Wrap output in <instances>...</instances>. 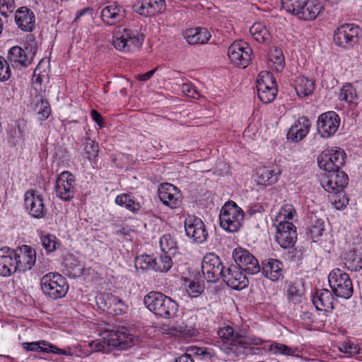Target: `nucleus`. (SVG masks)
Returning a JSON list of instances; mask_svg holds the SVG:
<instances>
[{"mask_svg":"<svg viewBox=\"0 0 362 362\" xmlns=\"http://www.w3.org/2000/svg\"><path fill=\"white\" fill-rule=\"evenodd\" d=\"M218 335L222 340L221 349L226 354H233L238 356L248 350L253 353L255 346H262L267 341L255 336L249 335L245 329H238L235 330L232 327L227 325L220 328ZM259 349V348H256Z\"/></svg>","mask_w":362,"mask_h":362,"instance_id":"nucleus-1","label":"nucleus"},{"mask_svg":"<svg viewBox=\"0 0 362 362\" xmlns=\"http://www.w3.org/2000/svg\"><path fill=\"white\" fill-rule=\"evenodd\" d=\"M145 35L141 25H133L117 31L112 39L115 48L128 53L137 51L142 46Z\"/></svg>","mask_w":362,"mask_h":362,"instance_id":"nucleus-2","label":"nucleus"},{"mask_svg":"<svg viewBox=\"0 0 362 362\" xmlns=\"http://www.w3.org/2000/svg\"><path fill=\"white\" fill-rule=\"evenodd\" d=\"M111 327L112 326L108 325V327L104 328L103 332L107 334L106 337H103L104 341H94L90 344L93 351L107 353L110 351V347L126 350L134 345L133 337L131 334L114 329Z\"/></svg>","mask_w":362,"mask_h":362,"instance_id":"nucleus-3","label":"nucleus"},{"mask_svg":"<svg viewBox=\"0 0 362 362\" xmlns=\"http://www.w3.org/2000/svg\"><path fill=\"white\" fill-rule=\"evenodd\" d=\"M146 307L153 314L165 319L177 315L178 303L161 292L151 291L144 298Z\"/></svg>","mask_w":362,"mask_h":362,"instance_id":"nucleus-4","label":"nucleus"},{"mask_svg":"<svg viewBox=\"0 0 362 362\" xmlns=\"http://www.w3.org/2000/svg\"><path fill=\"white\" fill-rule=\"evenodd\" d=\"M244 212L235 202H228L219 214L220 226L227 232L235 233L241 227Z\"/></svg>","mask_w":362,"mask_h":362,"instance_id":"nucleus-5","label":"nucleus"},{"mask_svg":"<svg viewBox=\"0 0 362 362\" xmlns=\"http://www.w3.org/2000/svg\"><path fill=\"white\" fill-rule=\"evenodd\" d=\"M40 286L43 293L52 299L63 298L69 289L66 279L60 274L53 272L41 278Z\"/></svg>","mask_w":362,"mask_h":362,"instance_id":"nucleus-6","label":"nucleus"},{"mask_svg":"<svg viewBox=\"0 0 362 362\" xmlns=\"http://www.w3.org/2000/svg\"><path fill=\"white\" fill-rule=\"evenodd\" d=\"M328 281L332 291L336 296L345 299L352 296V281L349 276L341 269H332L329 274Z\"/></svg>","mask_w":362,"mask_h":362,"instance_id":"nucleus-7","label":"nucleus"},{"mask_svg":"<svg viewBox=\"0 0 362 362\" xmlns=\"http://www.w3.org/2000/svg\"><path fill=\"white\" fill-rule=\"evenodd\" d=\"M361 34V30L358 25L345 23L336 29L333 40L337 46L349 49L359 42Z\"/></svg>","mask_w":362,"mask_h":362,"instance_id":"nucleus-8","label":"nucleus"},{"mask_svg":"<svg viewBox=\"0 0 362 362\" xmlns=\"http://www.w3.org/2000/svg\"><path fill=\"white\" fill-rule=\"evenodd\" d=\"M226 268L221 258L213 252L205 255L202 262V272L204 279L211 283L223 278Z\"/></svg>","mask_w":362,"mask_h":362,"instance_id":"nucleus-9","label":"nucleus"},{"mask_svg":"<svg viewBox=\"0 0 362 362\" xmlns=\"http://www.w3.org/2000/svg\"><path fill=\"white\" fill-rule=\"evenodd\" d=\"M257 95L259 100L265 103L272 102L277 94L276 83L273 75L268 71H262L257 79Z\"/></svg>","mask_w":362,"mask_h":362,"instance_id":"nucleus-10","label":"nucleus"},{"mask_svg":"<svg viewBox=\"0 0 362 362\" xmlns=\"http://www.w3.org/2000/svg\"><path fill=\"white\" fill-rule=\"evenodd\" d=\"M346 158L344 151L339 148L327 149L318 156L317 164L325 171L338 170L344 165Z\"/></svg>","mask_w":362,"mask_h":362,"instance_id":"nucleus-11","label":"nucleus"},{"mask_svg":"<svg viewBox=\"0 0 362 362\" xmlns=\"http://www.w3.org/2000/svg\"><path fill=\"white\" fill-rule=\"evenodd\" d=\"M252 50L249 45L243 41H235L228 47V55L230 62L235 66L246 68L250 61Z\"/></svg>","mask_w":362,"mask_h":362,"instance_id":"nucleus-12","label":"nucleus"},{"mask_svg":"<svg viewBox=\"0 0 362 362\" xmlns=\"http://www.w3.org/2000/svg\"><path fill=\"white\" fill-rule=\"evenodd\" d=\"M233 258L239 268L248 274H256L260 272L257 259L247 250L237 247L233 252Z\"/></svg>","mask_w":362,"mask_h":362,"instance_id":"nucleus-13","label":"nucleus"},{"mask_svg":"<svg viewBox=\"0 0 362 362\" xmlns=\"http://www.w3.org/2000/svg\"><path fill=\"white\" fill-rule=\"evenodd\" d=\"M340 122V117L334 111L324 112L317 121V132L322 138H330L338 130Z\"/></svg>","mask_w":362,"mask_h":362,"instance_id":"nucleus-14","label":"nucleus"},{"mask_svg":"<svg viewBox=\"0 0 362 362\" xmlns=\"http://www.w3.org/2000/svg\"><path fill=\"white\" fill-rule=\"evenodd\" d=\"M75 191L74 176L69 171L60 173L55 185L57 197L64 201H70L74 197Z\"/></svg>","mask_w":362,"mask_h":362,"instance_id":"nucleus-15","label":"nucleus"},{"mask_svg":"<svg viewBox=\"0 0 362 362\" xmlns=\"http://www.w3.org/2000/svg\"><path fill=\"white\" fill-rule=\"evenodd\" d=\"M328 173L322 180L323 188L328 192L337 194L341 192L347 185L349 177L347 174L338 170L327 171Z\"/></svg>","mask_w":362,"mask_h":362,"instance_id":"nucleus-16","label":"nucleus"},{"mask_svg":"<svg viewBox=\"0 0 362 362\" xmlns=\"http://www.w3.org/2000/svg\"><path fill=\"white\" fill-rule=\"evenodd\" d=\"M297 239L296 227L289 221H280L276 225V240L283 248H291Z\"/></svg>","mask_w":362,"mask_h":362,"instance_id":"nucleus-17","label":"nucleus"},{"mask_svg":"<svg viewBox=\"0 0 362 362\" xmlns=\"http://www.w3.org/2000/svg\"><path fill=\"white\" fill-rule=\"evenodd\" d=\"M159 199L163 204L176 209L182 202V193L175 185L170 183H162L158 189Z\"/></svg>","mask_w":362,"mask_h":362,"instance_id":"nucleus-18","label":"nucleus"},{"mask_svg":"<svg viewBox=\"0 0 362 362\" xmlns=\"http://www.w3.org/2000/svg\"><path fill=\"white\" fill-rule=\"evenodd\" d=\"M185 228L186 235L192 239L194 242L202 243L206 240L208 233L201 218L195 216H189L185 219Z\"/></svg>","mask_w":362,"mask_h":362,"instance_id":"nucleus-19","label":"nucleus"},{"mask_svg":"<svg viewBox=\"0 0 362 362\" xmlns=\"http://www.w3.org/2000/svg\"><path fill=\"white\" fill-rule=\"evenodd\" d=\"M237 265H230L226 268L222 280L233 289L242 290L248 285V279Z\"/></svg>","mask_w":362,"mask_h":362,"instance_id":"nucleus-20","label":"nucleus"},{"mask_svg":"<svg viewBox=\"0 0 362 362\" xmlns=\"http://www.w3.org/2000/svg\"><path fill=\"white\" fill-rule=\"evenodd\" d=\"M17 263V272L30 270L36 262V252L30 246L23 245L15 250Z\"/></svg>","mask_w":362,"mask_h":362,"instance_id":"nucleus-21","label":"nucleus"},{"mask_svg":"<svg viewBox=\"0 0 362 362\" xmlns=\"http://www.w3.org/2000/svg\"><path fill=\"white\" fill-rule=\"evenodd\" d=\"M16 252L8 247L0 248V276H9L17 272Z\"/></svg>","mask_w":362,"mask_h":362,"instance_id":"nucleus-22","label":"nucleus"},{"mask_svg":"<svg viewBox=\"0 0 362 362\" xmlns=\"http://www.w3.org/2000/svg\"><path fill=\"white\" fill-rule=\"evenodd\" d=\"M24 204L30 215L36 218H43L46 214L41 196L37 195L33 190L25 193Z\"/></svg>","mask_w":362,"mask_h":362,"instance_id":"nucleus-23","label":"nucleus"},{"mask_svg":"<svg viewBox=\"0 0 362 362\" xmlns=\"http://www.w3.org/2000/svg\"><path fill=\"white\" fill-rule=\"evenodd\" d=\"M15 22L21 30L32 32L35 28V16L27 6H21L15 13Z\"/></svg>","mask_w":362,"mask_h":362,"instance_id":"nucleus-24","label":"nucleus"},{"mask_svg":"<svg viewBox=\"0 0 362 362\" xmlns=\"http://www.w3.org/2000/svg\"><path fill=\"white\" fill-rule=\"evenodd\" d=\"M260 272L266 278L277 281L284 277L283 264L276 259H267L262 262Z\"/></svg>","mask_w":362,"mask_h":362,"instance_id":"nucleus-25","label":"nucleus"},{"mask_svg":"<svg viewBox=\"0 0 362 362\" xmlns=\"http://www.w3.org/2000/svg\"><path fill=\"white\" fill-rule=\"evenodd\" d=\"M310 127L311 122L307 117H299L289 129L287 139L294 142L303 140L309 133Z\"/></svg>","mask_w":362,"mask_h":362,"instance_id":"nucleus-26","label":"nucleus"},{"mask_svg":"<svg viewBox=\"0 0 362 362\" xmlns=\"http://www.w3.org/2000/svg\"><path fill=\"white\" fill-rule=\"evenodd\" d=\"M33 57L20 46H13L8 50L7 57L13 67L20 69L31 64Z\"/></svg>","mask_w":362,"mask_h":362,"instance_id":"nucleus-27","label":"nucleus"},{"mask_svg":"<svg viewBox=\"0 0 362 362\" xmlns=\"http://www.w3.org/2000/svg\"><path fill=\"white\" fill-rule=\"evenodd\" d=\"M102 21L107 25H112L121 22L126 16L124 8L115 3L105 6L101 11Z\"/></svg>","mask_w":362,"mask_h":362,"instance_id":"nucleus-28","label":"nucleus"},{"mask_svg":"<svg viewBox=\"0 0 362 362\" xmlns=\"http://www.w3.org/2000/svg\"><path fill=\"white\" fill-rule=\"evenodd\" d=\"M313 303L317 310L331 312L334 308V297L330 291L326 288L316 290L313 296Z\"/></svg>","mask_w":362,"mask_h":362,"instance_id":"nucleus-29","label":"nucleus"},{"mask_svg":"<svg viewBox=\"0 0 362 362\" xmlns=\"http://www.w3.org/2000/svg\"><path fill=\"white\" fill-rule=\"evenodd\" d=\"M281 174V170L277 165L262 166L257 170V182L262 185H271L276 183Z\"/></svg>","mask_w":362,"mask_h":362,"instance_id":"nucleus-30","label":"nucleus"},{"mask_svg":"<svg viewBox=\"0 0 362 362\" xmlns=\"http://www.w3.org/2000/svg\"><path fill=\"white\" fill-rule=\"evenodd\" d=\"M24 349L28 351H39L43 353H53L65 356L71 355L69 351L61 349L47 341L41 340L33 342H24L22 344Z\"/></svg>","mask_w":362,"mask_h":362,"instance_id":"nucleus-31","label":"nucleus"},{"mask_svg":"<svg viewBox=\"0 0 362 362\" xmlns=\"http://www.w3.org/2000/svg\"><path fill=\"white\" fill-rule=\"evenodd\" d=\"M183 36L189 45H197L206 43L211 34L206 28L198 27L186 30Z\"/></svg>","mask_w":362,"mask_h":362,"instance_id":"nucleus-32","label":"nucleus"},{"mask_svg":"<svg viewBox=\"0 0 362 362\" xmlns=\"http://www.w3.org/2000/svg\"><path fill=\"white\" fill-rule=\"evenodd\" d=\"M344 264L350 271L361 270L362 269V246L346 252L344 255Z\"/></svg>","mask_w":362,"mask_h":362,"instance_id":"nucleus-33","label":"nucleus"},{"mask_svg":"<svg viewBox=\"0 0 362 362\" xmlns=\"http://www.w3.org/2000/svg\"><path fill=\"white\" fill-rule=\"evenodd\" d=\"M164 0H142L138 12L145 16H153L165 10Z\"/></svg>","mask_w":362,"mask_h":362,"instance_id":"nucleus-34","label":"nucleus"},{"mask_svg":"<svg viewBox=\"0 0 362 362\" xmlns=\"http://www.w3.org/2000/svg\"><path fill=\"white\" fill-rule=\"evenodd\" d=\"M303 6H306L305 0H283L282 6L288 12L299 18H311L312 11L302 12ZM313 12H315L313 11Z\"/></svg>","mask_w":362,"mask_h":362,"instance_id":"nucleus-35","label":"nucleus"},{"mask_svg":"<svg viewBox=\"0 0 362 362\" xmlns=\"http://www.w3.org/2000/svg\"><path fill=\"white\" fill-rule=\"evenodd\" d=\"M27 129V123L24 119L16 121L15 127H10L8 131V141L15 146L24 141L23 133Z\"/></svg>","mask_w":362,"mask_h":362,"instance_id":"nucleus-36","label":"nucleus"},{"mask_svg":"<svg viewBox=\"0 0 362 362\" xmlns=\"http://www.w3.org/2000/svg\"><path fill=\"white\" fill-rule=\"evenodd\" d=\"M250 33L253 38L260 43H269L271 41V33L263 23H254L250 28Z\"/></svg>","mask_w":362,"mask_h":362,"instance_id":"nucleus-37","label":"nucleus"},{"mask_svg":"<svg viewBox=\"0 0 362 362\" xmlns=\"http://www.w3.org/2000/svg\"><path fill=\"white\" fill-rule=\"evenodd\" d=\"M314 82L305 76H298L295 81V90L298 97H306L313 93Z\"/></svg>","mask_w":362,"mask_h":362,"instance_id":"nucleus-38","label":"nucleus"},{"mask_svg":"<svg viewBox=\"0 0 362 362\" xmlns=\"http://www.w3.org/2000/svg\"><path fill=\"white\" fill-rule=\"evenodd\" d=\"M33 110L38 115L41 122L46 120L51 114V108L48 101L42 96L36 97L33 105Z\"/></svg>","mask_w":362,"mask_h":362,"instance_id":"nucleus-39","label":"nucleus"},{"mask_svg":"<svg viewBox=\"0 0 362 362\" xmlns=\"http://www.w3.org/2000/svg\"><path fill=\"white\" fill-rule=\"evenodd\" d=\"M339 98L350 105L356 107L358 105V95L354 87L350 83H346L340 90Z\"/></svg>","mask_w":362,"mask_h":362,"instance_id":"nucleus-40","label":"nucleus"},{"mask_svg":"<svg viewBox=\"0 0 362 362\" xmlns=\"http://www.w3.org/2000/svg\"><path fill=\"white\" fill-rule=\"evenodd\" d=\"M115 203L122 207L126 208L134 214H137L141 209V205L136 202L134 198L128 194H122L115 198Z\"/></svg>","mask_w":362,"mask_h":362,"instance_id":"nucleus-41","label":"nucleus"},{"mask_svg":"<svg viewBox=\"0 0 362 362\" xmlns=\"http://www.w3.org/2000/svg\"><path fill=\"white\" fill-rule=\"evenodd\" d=\"M173 266L171 257L165 253L154 259L153 271L157 272H167Z\"/></svg>","mask_w":362,"mask_h":362,"instance_id":"nucleus-42","label":"nucleus"},{"mask_svg":"<svg viewBox=\"0 0 362 362\" xmlns=\"http://www.w3.org/2000/svg\"><path fill=\"white\" fill-rule=\"evenodd\" d=\"M269 61L273 64L274 69L276 71L281 72L284 69L285 61L283 52L281 49L275 47L274 49L271 50L269 53Z\"/></svg>","mask_w":362,"mask_h":362,"instance_id":"nucleus-43","label":"nucleus"},{"mask_svg":"<svg viewBox=\"0 0 362 362\" xmlns=\"http://www.w3.org/2000/svg\"><path fill=\"white\" fill-rule=\"evenodd\" d=\"M305 3L306 6H303L302 12L308 13L310 11H314L315 12L312 11L313 16H311V18L300 19L303 21H313L315 19L317 15L320 13L322 8V6L321 3L317 0H305Z\"/></svg>","mask_w":362,"mask_h":362,"instance_id":"nucleus-44","label":"nucleus"},{"mask_svg":"<svg viewBox=\"0 0 362 362\" xmlns=\"http://www.w3.org/2000/svg\"><path fill=\"white\" fill-rule=\"evenodd\" d=\"M154 259L153 256L148 255H142L135 258V267L142 270L153 269L154 267Z\"/></svg>","mask_w":362,"mask_h":362,"instance_id":"nucleus-45","label":"nucleus"},{"mask_svg":"<svg viewBox=\"0 0 362 362\" xmlns=\"http://www.w3.org/2000/svg\"><path fill=\"white\" fill-rule=\"evenodd\" d=\"M161 250L167 254L177 248V242L170 234H165L160 238Z\"/></svg>","mask_w":362,"mask_h":362,"instance_id":"nucleus-46","label":"nucleus"},{"mask_svg":"<svg viewBox=\"0 0 362 362\" xmlns=\"http://www.w3.org/2000/svg\"><path fill=\"white\" fill-rule=\"evenodd\" d=\"M186 354H189L191 358H200L203 359L210 358L211 354L207 351L206 348L191 346L187 349Z\"/></svg>","mask_w":362,"mask_h":362,"instance_id":"nucleus-47","label":"nucleus"},{"mask_svg":"<svg viewBox=\"0 0 362 362\" xmlns=\"http://www.w3.org/2000/svg\"><path fill=\"white\" fill-rule=\"evenodd\" d=\"M115 300V296L112 293H100L96 297V303L100 309L107 312L111 305V301Z\"/></svg>","mask_w":362,"mask_h":362,"instance_id":"nucleus-48","label":"nucleus"},{"mask_svg":"<svg viewBox=\"0 0 362 362\" xmlns=\"http://www.w3.org/2000/svg\"><path fill=\"white\" fill-rule=\"evenodd\" d=\"M98 144L90 138H86L84 143V151L87 158L90 160L95 158L98 153Z\"/></svg>","mask_w":362,"mask_h":362,"instance_id":"nucleus-49","label":"nucleus"},{"mask_svg":"<svg viewBox=\"0 0 362 362\" xmlns=\"http://www.w3.org/2000/svg\"><path fill=\"white\" fill-rule=\"evenodd\" d=\"M125 305L124 302L117 296H115V300L111 301V305L107 310V313L113 315H122L124 313Z\"/></svg>","mask_w":362,"mask_h":362,"instance_id":"nucleus-50","label":"nucleus"},{"mask_svg":"<svg viewBox=\"0 0 362 362\" xmlns=\"http://www.w3.org/2000/svg\"><path fill=\"white\" fill-rule=\"evenodd\" d=\"M41 241L42 247L46 250L47 252H52L57 248V238L50 234L43 235L41 237Z\"/></svg>","mask_w":362,"mask_h":362,"instance_id":"nucleus-51","label":"nucleus"},{"mask_svg":"<svg viewBox=\"0 0 362 362\" xmlns=\"http://www.w3.org/2000/svg\"><path fill=\"white\" fill-rule=\"evenodd\" d=\"M339 349L342 353L347 354L349 356H354L360 353L361 349L358 345L351 341H347L342 343L339 346Z\"/></svg>","mask_w":362,"mask_h":362,"instance_id":"nucleus-52","label":"nucleus"},{"mask_svg":"<svg viewBox=\"0 0 362 362\" xmlns=\"http://www.w3.org/2000/svg\"><path fill=\"white\" fill-rule=\"evenodd\" d=\"M269 350L274 354H281L286 356H292L293 354L291 347L280 343L274 342L271 344Z\"/></svg>","mask_w":362,"mask_h":362,"instance_id":"nucleus-53","label":"nucleus"},{"mask_svg":"<svg viewBox=\"0 0 362 362\" xmlns=\"http://www.w3.org/2000/svg\"><path fill=\"white\" fill-rule=\"evenodd\" d=\"M11 71L8 64V62L3 57L0 56V81H6L11 77Z\"/></svg>","mask_w":362,"mask_h":362,"instance_id":"nucleus-54","label":"nucleus"},{"mask_svg":"<svg viewBox=\"0 0 362 362\" xmlns=\"http://www.w3.org/2000/svg\"><path fill=\"white\" fill-rule=\"evenodd\" d=\"M324 231V222L320 219L315 220L310 227V233L313 239L317 238Z\"/></svg>","mask_w":362,"mask_h":362,"instance_id":"nucleus-55","label":"nucleus"},{"mask_svg":"<svg viewBox=\"0 0 362 362\" xmlns=\"http://www.w3.org/2000/svg\"><path fill=\"white\" fill-rule=\"evenodd\" d=\"M287 291L290 300H292L294 303L300 301L303 291L301 289L298 288L295 284H290Z\"/></svg>","mask_w":362,"mask_h":362,"instance_id":"nucleus-56","label":"nucleus"},{"mask_svg":"<svg viewBox=\"0 0 362 362\" xmlns=\"http://www.w3.org/2000/svg\"><path fill=\"white\" fill-rule=\"evenodd\" d=\"M182 92L187 97L198 99L201 95L197 89L190 83H183L181 87Z\"/></svg>","mask_w":362,"mask_h":362,"instance_id":"nucleus-57","label":"nucleus"},{"mask_svg":"<svg viewBox=\"0 0 362 362\" xmlns=\"http://www.w3.org/2000/svg\"><path fill=\"white\" fill-rule=\"evenodd\" d=\"M15 9L13 0H0V13L2 16L7 17V13H11Z\"/></svg>","mask_w":362,"mask_h":362,"instance_id":"nucleus-58","label":"nucleus"},{"mask_svg":"<svg viewBox=\"0 0 362 362\" xmlns=\"http://www.w3.org/2000/svg\"><path fill=\"white\" fill-rule=\"evenodd\" d=\"M281 216H283L284 219L292 220L294 216L296 214L294 206L291 204L284 205L279 212Z\"/></svg>","mask_w":362,"mask_h":362,"instance_id":"nucleus-59","label":"nucleus"},{"mask_svg":"<svg viewBox=\"0 0 362 362\" xmlns=\"http://www.w3.org/2000/svg\"><path fill=\"white\" fill-rule=\"evenodd\" d=\"M204 291L203 286L199 283L191 282L189 285L188 292L191 297L199 296Z\"/></svg>","mask_w":362,"mask_h":362,"instance_id":"nucleus-60","label":"nucleus"},{"mask_svg":"<svg viewBox=\"0 0 362 362\" xmlns=\"http://www.w3.org/2000/svg\"><path fill=\"white\" fill-rule=\"evenodd\" d=\"M45 76H46L45 71L42 72V71H39V65H38L35 68V69L33 72V75L32 77V83L33 84H38L39 86H40L42 83L43 79Z\"/></svg>","mask_w":362,"mask_h":362,"instance_id":"nucleus-61","label":"nucleus"},{"mask_svg":"<svg viewBox=\"0 0 362 362\" xmlns=\"http://www.w3.org/2000/svg\"><path fill=\"white\" fill-rule=\"evenodd\" d=\"M90 116L100 128L103 127V119L97 110H92L90 112Z\"/></svg>","mask_w":362,"mask_h":362,"instance_id":"nucleus-62","label":"nucleus"},{"mask_svg":"<svg viewBox=\"0 0 362 362\" xmlns=\"http://www.w3.org/2000/svg\"><path fill=\"white\" fill-rule=\"evenodd\" d=\"M173 362H194V358H191L189 354L186 353L181 355L180 356L175 358Z\"/></svg>","mask_w":362,"mask_h":362,"instance_id":"nucleus-63","label":"nucleus"},{"mask_svg":"<svg viewBox=\"0 0 362 362\" xmlns=\"http://www.w3.org/2000/svg\"><path fill=\"white\" fill-rule=\"evenodd\" d=\"M93 8H91L90 7H87V8H83L81 10L78 11L77 13H76V15L75 21H77L82 16L85 15L87 13H90V15H92L93 14Z\"/></svg>","mask_w":362,"mask_h":362,"instance_id":"nucleus-64","label":"nucleus"}]
</instances>
